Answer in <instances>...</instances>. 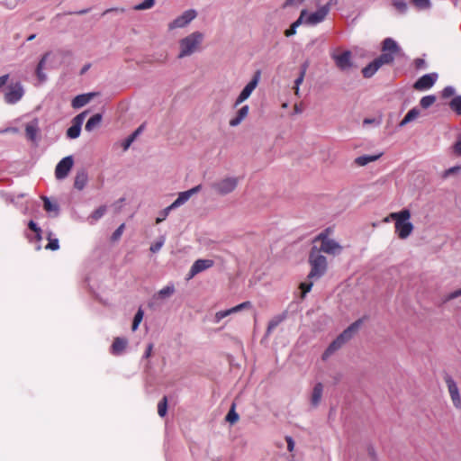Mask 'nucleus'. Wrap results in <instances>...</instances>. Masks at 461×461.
<instances>
[{
    "label": "nucleus",
    "mask_w": 461,
    "mask_h": 461,
    "mask_svg": "<svg viewBox=\"0 0 461 461\" xmlns=\"http://www.w3.org/2000/svg\"><path fill=\"white\" fill-rule=\"evenodd\" d=\"M128 344V340L124 338H116L114 340H113V343L112 345V354L113 355H120L123 352V350L125 349L126 346Z\"/></svg>",
    "instance_id": "obj_24"
},
{
    "label": "nucleus",
    "mask_w": 461,
    "mask_h": 461,
    "mask_svg": "<svg viewBox=\"0 0 461 461\" xmlns=\"http://www.w3.org/2000/svg\"><path fill=\"white\" fill-rule=\"evenodd\" d=\"M316 241H321V248L318 249L320 252L330 255H339L342 251V247L336 240L330 239L325 231L321 232L316 238Z\"/></svg>",
    "instance_id": "obj_5"
},
{
    "label": "nucleus",
    "mask_w": 461,
    "mask_h": 461,
    "mask_svg": "<svg viewBox=\"0 0 461 461\" xmlns=\"http://www.w3.org/2000/svg\"><path fill=\"white\" fill-rule=\"evenodd\" d=\"M87 112L85 111L79 114H77L74 119H73V124L75 125H77L79 127H82V124L85 121V118H86V115Z\"/></svg>",
    "instance_id": "obj_51"
},
{
    "label": "nucleus",
    "mask_w": 461,
    "mask_h": 461,
    "mask_svg": "<svg viewBox=\"0 0 461 461\" xmlns=\"http://www.w3.org/2000/svg\"><path fill=\"white\" fill-rule=\"evenodd\" d=\"M167 410V397H163L158 404V413L160 417H164Z\"/></svg>",
    "instance_id": "obj_44"
},
{
    "label": "nucleus",
    "mask_w": 461,
    "mask_h": 461,
    "mask_svg": "<svg viewBox=\"0 0 461 461\" xmlns=\"http://www.w3.org/2000/svg\"><path fill=\"white\" fill-rule=\"evenodd\" d=\"M29 228L35 232V237L37 240H41V230L37 226V224L33 221H30L28 223Z\"/></svg>",
    "instance_id": "obj_49"
},
{
    "label": "nucleus",
    "mask_w": 461,
    "mask_h": 461,
    "mask_svg": "<svg viewBox=\"0 0 461 461\" xmlns=\"http://www.w3.org/2000/svg\"><path fill=\"white\" fill-rule=\"evenodd\" d=\"M81 132V127L72 124L67 131V136L69 139H77Z\"/></svg>",
    "instance_id": "obj_35"
},
{
    "label": "nucleus",
    "mask_w": 461,
    "mask_h": 461,
    "mask_svg": "<svg viewBox=\"0 0 461 461\" xmlns=\"http://www.w3.org/2000/svg\"><path fill=\"white\" fill-rule=\"evenodd\" d=\"M50 54V52L44 54L37 66L36 74H37L38 78L41 81H43L46 79V75L43 73L42 70H43L44 65H45Z\"/></svg>",
    "instance_id": "obj_30"
},
{
    "label": "nucleus",
    "mask_w": 461,
    "mask_h": 461,
    "mask_svg": "<svg viewBox=\"0 0 461 461\" xmlns=\"http://www.w3.org/2000/svg\"><path fill=\"white\" fill-rule=\"evenodd\" d=\"M152 350H153V344L150 343V344H149L147 346V348L145 350L143 357L144 358H149L151 356V354H152Z\"/></svg>",
    "instance_id": "obj_59"
},
{
    "label": "nucleus",
    "mask_w": 461,
    "mask_h": 461,
    "mask_svg": "<svg viewBox=\"0 0 461 461\" xmlns=\"http://www.w3.org/2000/svg\"><path fill=\"white\" fill-rule=\"evenodd\" d=\"M393 5L400 13L404 14L407 11V4L403 0H393Z\"/></svg>",
    "instance_id": "obj_45"
},
{
    "label": "nucleus",
    "mask_w": 461,
    "mask_h": 461,
    "mask_svg": "<svg viewBox=\"0 0 461 461\" xmlns=\"http://www.w3.org/2000/svg\"><path fill=\"white\" fill-rule=\"evenodd\" d=\"M380 68V64L376 61V59H374L362 69L363 76L366 78H369L373 77Z\"/></svg>",
    "instance_id": "obj_26"
},
{
    "label": "nucleus",
    "mask_w": 461,
    "mask_h": 461,
    "mask_svg": "<svg viewBox=\"0 0 461 461\" xmlns=\"http://www.w3.org/2000/svg\"><path fill=\"white\" fill-rule=\"evenodd\" d=\"M102 121V115L100 113L94 114L87 122L85 126L86 131H92L96 128Z\"/></svg>",
    "instance_id": "obj_29"
},
{
    "label": "nucleus",
    "mask_w": 461,
    "mask_h": 461,
    "mask_svg": "<svg viewBox=\"0 0 461 461\" xmlns=\"http://www.w3.org/2000/svg\"><path fill=\"white\" fill-rule=\"evenodd\" d=\"M455 95V88L453 86H446L442 91V96L444 98L450 97Z\"/></svg>",
    "instance_id": "obj_54"
},
{
    "label": "nucleus",
    "mask_w": 461,
    "mask_h": 461,
    "mask_svg": "<svg viewBox=\"0 0 461 461\" xmlns=\"http://www.w3.org/2000/svg\"><path fill=\"white\" fill-rule=\"evenodd\" d=\"M382 50L395 55L401 51L398 43L392 38H385L383 41Z\"/></svg>",
    "instance_id": "obj_21"
},
{
    "label": "nucleus",
    "mask_w": 461,
    "mask_h": 461,
    "mask_svg": "<svg viewBox=\"0 0 461 461\" xmlns=\"http://www.w3.org/2000/svg\"><path fill=\"white\" fill-rule=\"evenodd\" d=\"M197 14L195 10L189 9L185 11L181 15L177 16L168 24L169 30H175L177 28H184L187 26L195 17Z\"/></svg>",
    "instance_id": "obj_9"
},
{
    "label": "nucleus",
    "mask_w": 461,
    "mask_h": 461,
    "mask_svg": "<svg viewBox=\"0 0 461 461\" xmlns=\"http://www.w3.org/2000/svg\"><path fill=\"white\" fill-rule=\"evenodd\" d=\"M43 207L48 212H54V215L59 213V205L56 203H52L48 197L43 196Z\"/></svg>",
    "instance_id": "obj_31"
},
{
    "label": "nucleus",
    "mask_w": 461,
    "mask_h": 461,
    "mask_svg": "<svg viewBox=\"0 0 461 461\" xmlns=\"http://www.w3.org/2000/svg\"><path fill=\"white\" fill-rule=\"evenodd\" d=\"M303 23V14L300 15L299 18L285 32L286 37H291L296 33V29L300 24Z\"/></svg>",
    "instance_id": "obj_33"
},
{
    "label": "nucleus",
    "mask_w": 461,
    "mask_h": 461,
    "mask_svg": "<svg viewBox=\"0 0 461 461\" xmlns=\"http://www.w3.org/2000/svg\"><path fill=\"white\" fill-rule=\"evenodd\" d=\"M375 59L382 67L384 64L393 63L394 60V55H393L392 53H389V52L383 51V53Z\"/></svg>",
    "instance_id": "obj_32"
},
{
    "label": "nucleus",
    "mask_w": 461,
    "mask_h": 461,
    "mask_svg": "<svg viewBox=\"0 0 461 461\" xmlns=\"http://www.w3.org/2000/svg\"><path fill=\"white\" fill-rule=\"evenodd\" d=\"M285 440H286V443H287V449H288V451H290V452L294 451L295 444H294V441L293 438L290 437V436H286L285 437Z\"/></svg>",
    "instance_id": "obj_56"
},
{
    "label": "nucleus",
    "mask_w": 461,
    "mask_h": 461,
    "mask_svg": "<svg viewBox=\"0 0 461 461\" xmlns=\"http://www.w3.org/2000/svg\"><path fill=\"white\" fill-rule=\"evenodd\" d=\"M391 218L395 222V232L402 239H407L413 230V224L410 221L411 212L403 209L400 212H391Z\"/></svg>",
    "instance_id": "obj_2"
},
{
    "label": "nucleus",
    "mask_w": 461,
    "mask_h": 461,
    "mask_svg": "<svg viewBox=\"0 0 461 461\" xmlns=\"http://www.w3.org/2000/svg\"><path fill=\"white\" fill-rule=\"evenodd\" d=\"M309 263L311 265L309 279H319L324 276L328 267L327 258L315 247L311 250Z\"/></svg>",
    "instance_id": "obj_3"
},
{
    "label": "nucleus",
    "mask_w": 461,
    "mask_h": 461,
    "mask_svg": "<svg viewBox=\"0 0 461 461\" xmlns=\"http://www.w3.org/2000/svg\"><path fill=\"white\" fill-rule=\"evenodd\" d=\"M331 58L334 60L337 68L342 71L348 70L353 66L351 60V52L349 50H345L341 53L334 51L331 53Z\"/></svg>",
    "instance_id": "obj_11"
},
{
    "label": "nucleus",
    "mask_w": 461,
    "mask_h": 461,
    "mask_svg": "<svg viewBox=\"0 0 461 461\" xmlns=\"http://www.w3.org/2000/svg\"><path fill=\"white\" fill-rule=\"evenodd\" d=\"M322 393H323L322 384L317 383L314 385L312 392V395H311V404L313 407H317L320 404L321 397H322Z\"/></svg>",
    "instance_id": "obj_22"
},
{
    "label": "nucleus",
    "mask_w": 461,
    "mask_h": 461,
    "mask_svg": "<svg viewBox=\"0 0 461 461\" xmlns=\"http://www.w3.org/2000/svg\"><path fill=\"white\" fill-rule=\"evenodd\" d=\"M94 96V93L78 95L72 100L71 105L75 109L81 108L87 104Z\"/></svg>",
    "instance_id": "obj_20"
},
{
    "label": "nucleus",
    "mask_w": 461,
    "mask_h": 461,
    "mask_svg": "<svg viewBox=\"0 0 461 461\" xmlns=\"http://www.w3.org/2000/svg\"><path fill=\"white\" fill-rule=\"evenodd\" d=\"M204 33L195 31L182 38L178 42V59L189 57L202 50Z\"/></svg>",
    "instance_id": "obj_1"
},
{
    "label": "nucleus",
    "mask_w": 461,
    "mask_h": 461,
    "mask_svg": "<svg viewBox=\"0 0 461 461\" xmlns=\"http://www.w3.org/2000/svg\"><path fill=\"white\" fill-rule=\"evenodd\" d=\"M105 212H106L105 206H100L99 208H97L89 216L88 219H89L90 222L93 223V222L98 221L99 219H101L104 215Z\"/></svg>",
    "instance_id": "obj_34"
},
{
    "label": "nucleus",
    "mask_w": 461,
    "mask_h": 461,
    "mask_svg": "<svg viewBox=\"0 0 461 461\" xmlns=\"http://www.w3.org/2000/svg\"><path fill=\"white\" fill-rule=\"evenodd\" d=\"M24 95L23 86L20 82L10 84L5 93V101L9 104L18 103Z\"/></svg>",
    "instance_id": "obj_8"
},
{
    "label": "nucleus",
    "mask_w": 461,
    "mask_h": 461,
    "mask_svg": "<svg viewBox=\"0 0 461 461\" xmlns=\"http://www.w3.org/2000/svg\"><path fill=\"white\" fill-rule=\"evenodd\" d=\"M143 315H144V312L142 311L141 308H140L137 311V312L134 316V319H133V322H132V326H131V330L133 331H135L138 329L140 323L141 322V321L143 319Z\"/></svg>",
    "instance_id": "obj_41"
},
{
    "label": "nucleus",
    "mask_w": 461,
    "mask_h": 461,
    "mask_svg": "<svg viewBox=\"0 0 461 461\" xmlns=\"http://www.w3.org/2000/svg\"><path fill=\"white\" fill-rule=\"evenodd\" d=\"M460 169L459 167H450L448 168L447 170L445 171L444 173V176L447 177L449 175L451 174H454L455 172L458 171Z\"/></svg>",
    "instance_id": "obj_61"
},
{
    "label": "nucleus",
    "mask_w": 461,
    "mask_h": 461,
    "mask_svg": "<svg viewBox=\"0 0 461 461\" xmlns=\"http://www.w3.org/2000/svg\"><path fill=\"white\" fill-rule=\"evenodd\" d=\"M239 184V178L236 176H226L212 182L210 186L216 194L227 195L232 193Z\"/></svg>",
    "instance_id": "obj_4"
},
{
    "label": "nucleus",
    "mask_w": 461,
    "mask_h": 461,
    "mask_svg": "<svg viewBox=\"0 0 461 461\" xmlns=\"http://www.w3.org/2000/svg\"><path fill=\"white\" fill-rule=\"evenodd\" d=\"M414 64L417 69H424L427 68V64L423 59H416Z\"/></svg>",
    "instance_id": "obj_55"
},
{
    "label": "nucleus",
    "mask_w": 461,
    "mask_h": 461,
    "mask_svg": "<svg viewBox=\"0 0 461 461\" xmlns=\"http://www.w3.org/2000/svg\"><path fill=\"white\" fill-rule=\"evenodd\" d=\"M134 140H133L131 136H129L127 139H125L124 141L122 142L123 150H127Z\"/></svg>",
    "instance_id": "obj_58"
},
{
    "label": "nucleus",
    "mask_w": 461,
    "mask_h": 461,
    "mask_svg": "<svg viewBox=\"0 0 461 461\" xmlns=\"http://www.w3.org/2000/svg\"><path fill=\"white\" fill-rule=\"evenodd\" d=\"M49 243L46 246V249L57 250L59 248V240L50 238V234L48 237Z\"/></svg>",
    "instance_id": "obj_48"
},
{
    "label": "nucleus",
    "mask_w": 461,
    "mask_h": 461,
    "mask_svg": "<svg viewBox=\"0 0 461 461\" xmlns=\"http://www.w3.org/2000/svg\"><path fill=\"white\" fill-rule=\"evenodd\" d=\"M9 75H4L0 77V88H2L8 82Z\"/></svg>",
    "instance_id": "obj_62"
},
{
    "label": "nucleus",
    "mask_w": 461,
    "mask_h": 461,
    "mask_svg": "<svg viewBox=\"0 0 461 461\" xmlns=\"http://www.w3.org/2000/svg\"><path fill=\"white\" fill-rule=\"evenodd\" d=\"M88 180V176L86 171L82 170L77 172L75 177L74 186L77 190H82L86 186Z\"/></svg>",
    "instance_id": "obj_25"
},
{
    "label": "nucleus",
    "mask_w": 461,
    "mask_h": 461,
    "mask_svg": "<svg viewBox=\"0 0 461 461\" xmlns=\"http://www.w3.org/2000/svg\"><path fill=\"white\" fill-rule=\"evenodd\" d=\"M143 129H144V125H140L130 136H131L133 138V140H136L137 137L142 132Z\"/></svg>",
    "instance_id": "obj_60"
},
{
    "label": "nucleus",
    "mask_w": 461,
    "mask_h": 461,
    "mask_svg": "<svg viewBox=\"0 0 461 461\" xmlns=\"http://www.w3.org/2000/svg\"><path fill=\"white\" fill-rule=\"evenodd\" d=\"M175 210L173 206L170 204L165 209H163L161 212H159L158 216L156 219V223H160L164 221L171 211Z\"/></svg>",
    "instance_id": "obj_40"
},
{
    "label": "nucleus",
    "mask_w": 461,
    "mask_h": 461,
    "mask_svg": "<svg viewBox=\"0 0 461 461\" xmlns=\"http://www.w3.org/2000/svg\"><path fill=\"white\" fill-rule=\"evenodd\" d=\"M74 164L72 156L63 158L56 166L55 176L57 179L61 180L68 176Z\"/></svg>",
    "instance_id": "obj_12"
},
{
    "label": "nucleus",
    "mask_w": 461,
    "mask_h": 461,
    "mask_svg": "<svg viewBox=\"0 0 461 461\" xmlns=\"http://www.w3.org/2000/svg\"><path fill=\"white\" fill-rule=\"evenodd\" d=\"M412 3L420 10H425L430 7L429 0H412Z\"/></svg>",
    "instance_id": "obj_46"
},
{
    "label": "nucleus",
    "mask_w": 461,
    "mask_h": 461,
    "mask_svg": "<svg viewBox=\"0 0 461 461\" xmlns=\"http://www.w3.org/2000/svg\"><path fill=\"white\" fill-rule=\"evenodd\" d=\"M312 287V282L301 284L300 288L302 290L303 297H304L305 294L311 291Z\"/></svg>",
    "instance_id": "obj_53"
},
{
    "label": "nucleus",
    "mask_w": 461,
    "mask_h": 461,
    "mask_svg": "<svg viewBox=\"0 0 461 461\" xmlns=\"http://www.w3.org/2000/svg\"><path fill=\"white\" fill-rule=\"evenodd\" d=\"M124 230V223L121 224L113 233L112 239L113 240H117L121 238Z\"/></svg>",
    "instance_id": "obj_52"
},
{
    "label": "nucleus",
    "mask_w": 461,
    "mask_h": 461,
    "mask_svg": "<svg viewBox=\"0 0 461 461\" xmlns=\"http://www.w3.org/2000/svg\"><path fill=\"white\" fill-rule=\"evenodd\" d=\"M40 132L39 122L37 119L28 122L25 126L26 137L29 140L36 142L38 140V135Z\"/></svg>",
    "instance_id": "obj_18"
},
{
    "label": "nucleus",
    "mask_w": 461,
    "mask_h": 461,
    "mask_svg": "<svg viewBox=\"0 0 461 461\" xmlns=\"http://www.w3.org/2000/svg\"><path fill=\"white\" fill-rule=\"evenodd\" d=\"M382 156V153H379L377 155H364L359 156L355 159V163L358 166H366L370 162H374L377 160Z\"/></svg>",
    "instance_id": "obj_27"
},
{
    "label": "nucleus",
    "mask_w": 461,
    "mask_h": 461,
    "mask_svg": "<svg viewBox=\"0 0 461 461\" xmlns=\"http://www.w3.org/2000/svg\"><path fill=\"white\" fill-rule=\"evenodd\" d=\"M201 189L202 185H198L187 191L179 193L177 198L171 203V205L174 209L180 207L181 205L185 204L194 194L200 192Z\"/></svg>",
    "instance_id": "obj_15"
},
{
    "label": "nucleus",
    "mask_w": 461,
    "mask_h": 461,
    "mask_svg": "<svg viewBox=\"0 0 461 461\" xmlns=\"http://www.w3.org/2000/svg\"><path fill=\"white\" fill-rule=\"evenodd\" d=\"M283 321V317L276 316L273 318L267 325V335L268 336Z\"/></svg>",
    "instance_id": "obj_37"
},
{
    "label": "nucleus",
    "mask_w": 461,
    "mask_h": 461,
    "mask_svg": "<svg viewBox=\"0 0 461 461\" xmlns=\"http://www.w3.org/2000/svg\"><path fill=\"white\" fill-rule=\"evenodd\" d=\"M261 78V72L257 70L250 81L244 86L242 91L240 93L238 97L236 98L233 106L238 107L240 104L244 103L249 97L251 95L253 91L257 88Z\"/></svg>",
    "instance_id": "obj_6"
},
{
    "label": "nucleus",
    "mask_w": 461,
    "mask_h": 461,
    "mask_svg": "<svg viewBox=\"0 0 461 461\" xmlns=\"http://www.w3.org/2000/svg\"><path fill=\"white\" fill-rule=\"evenodd\" d=\"M420 115V110L418 108H412L407 113L406 115L404 116V118L402 120V122H400V126L401 127H403L405 126L406 124H408L409 122L414 121L415 119L418 118V116Z\"/></svg>",
    "instance_id": "obj_28"
},
{
    "label": "nucleus",
    "mask_w": 461,
    "mask_h": 461,
    "mask_svg": "<svg viewBox=\"0 0 461 461\" xmlns=\"http://www.w3.org/2000/svg\"><path fill=\"white\" fill-rule=\"evenodd\" d=\"M438 79V74H426L420 77L413 85V87L419 91H424L431 88Z\"/></svg>",
    "instance_id": "obj_13"
},
{
    "label": "nucleus",
    "mask_w": 461,
    "mask_h": 461,
    "mask_svg": "<svg viewBox=\"0 0 461 461\" xmlns=\"http://www.w3.org/2000/svg\"><path fill=\"white\" fill-rule=\"evenodd\" d=\"M454 151L457 155H461V139L455 144Z\"/></svg>",
    "instance_id": "obj_63"
},
{
    "label": "nucleus",
    "mask_w": 461,
    "mask_h": 461,
    "mask_svg": "<svg viewBox=\"0 0 461 461\" xmlns=\"http://www.w3.org/2000/svg\"><path fill=\"white\" fill-rule=\"evenodd\" d=\"M166 241V236H160L149 248L152 253H156L161 249Z\"/></svg>",
    "instance_id": "obj_36"
},
{
    "label": "nucleus",
    "mask_w": 461,
    "mask_h": 461,
    "mask_svg": "<svg viewBox=\"0 0 461 461\" xmlns=\"http://www.w3.org/2000/svg\"><path fill=\"white\" fill-rule=\"evenodd\" d=\"M329 14V6H321L318 10L312 13H308L306 10H303L300 15L303 14L304 24L313 26L316 25L326 18Z\"/></svg>",
    "instance_id": "obj_7"
},
{
    "label": "nucleus",
    "mask_w": 461,
    "mask_h": 461,
    "mask_svg": "<svg viewBox=\"0 0 461 461\" xmlns=\"http://www.w3.org/2000/svg\"><path fill=\"white\" fill-rule=\"evenodd\" d=\"M214 265L213 260L212 259H197L192 265L187 279H191L195 276L197 274L211 268Z\"/></svg>",
    "instance_id": "obj_14"
},
{
    "label": "nucleus",
    "mask_w": 461,
    "mask_h": 461,
    "mask_svg": "<svg viewBox=\"0 0 461 461\" xmlns=\"http://www.w3.org/2000/svg\"><path fill=\"white\" fill-rule=\"evenodd\" d=\"M239 420V415L234 410V406L231 407V409L229 411L228 414L226 415V420L230 423L233 424L237 422Z\"/></svg>",
    "instance_id": "obj_47"
},
{
    "label": "nucleus",
    "mask_w": 461,
    "mask_h": 461,
    "mask_svg": "<svg viewBox=\"0 0 461 461\" xmlns=\"http://www.w3.org/2000/svg\"><path fill=\"white\" fill-rule=\"evenodd\" d=\"M175 292L173 285H168L158 291V296L161 298L170 297Z\"/></svg>",
    "instance_id": "obj_38"
},
{
    "label": "nucleus",
    "mask_w": 461,
    "mask_h": 461,
    "mask_svg": "<svg viewBox=\"0 0 461 461\" xmlns=\"http://www.w3.org/2000/svg\"><path fill=\"white\" fill-rule=\"evenodd\" d=\"M450 108L456 112L457 114L461 115V96L454 97L450 104Z\"/></svg>",
    "instance_id": "obj_42"
},
{
    "label": "nucleus",
    "mask_w": 461,
    "mask_h": 461,
    "mask_svg": "<svg viewBox=\"0 0 461 461\" xmlns=\"http://www.w3.org/2000/svg\"><path fill=\"white\" fill-rule=\"evenodd\" d=\"M362 324V320L359 319L353 322L351 325H349L339 337L340 339H342L345 343L348 341L354 334L358 330Z\"/></svg>",
    "instance_id": "obj_19"
},
{
    "label": "nucleus",
    "mask_w": 461,
    "mask_h": 461,
    "mask_svg": "<svg viewBox=\"0 0 461 461\" xmlns=\"http://www.w3.org/2000/svg\"><path fill=\"white\" fill-rule=\"evenodd\" d=\"M363 124L364 125H369V124H374L375 126H378L380 124V121L379 120H376L375 118H366L364 121H363Z\"/></svg>",
    "instance_id": "obj_57"
},
{
    "label": "nucleus",
    "mask_w": 461,
    "mask_h": 461,
    "mask_svg": "<svg viewBox=\"0 0 461 461\" xmlns=\"http://www.w3.org/2000/svg\"><path fill=\"white\" fill-rule=\"evenodd\" d=\"M459 296H461V288L456 290V291H455V292H453V293H451L449 294L448 298L449 299H455V298L459 297Z\"/></svg>",
    "instance_id": "obj_64"
},
{
    "label": "nucleus",
    "mask_w": 461,
    "mask_h": 461,
    "mask_svg": "<svg viewBox=\"0 0 461 461\" xmlns=\"http://www.w3.org/2000/svg\"><path fill=\"white\" fill-rule=\"evenodd\" d=\"M345 342L340 339V338L338 336L336 339H334L330 346L327 348V349L324 351L322 355L323 359H327L329 357H330L335 351H337L339 348H340Z\"/></svg>",
    "instance_id": "obj_23"
},
{
    "label": "nucleus",
    "mask_w": 461,
    "mask_h": 461,
    "mask_svg": "<svg viewBox=\"0 0 461 461\" xmlns=\"http://www.w3.org/2000/svg\"><path fill=\"white\" fill-rule=\"evenodd\" d=\"M303 80H304V77H303L300 74H299L298 77L294 80V95L297 96H300V86L303 84Z\"/></svg>",
    "instance_id": "obj_50"
},
{
    "label": "nucleus",
    "mask_w": 461,
    "mask_h": 461,
    "mask_svg": "<svg viewBox=\"0 0 461 461\" xmlns=\"http://www.w3.org/2000/svg\"><path fill=\"white\" fill-rule=\"evenodd\" d=\"M155 5V0H144L143 2L140 3L139 5H136L134 6V10L140 11V10H147L151 7H153Z\"/></svg>",
    "instance_id": "obj_43"
},
{
    "label": "nucleus",
    "mask_w": 461,
    "mask_h": 461,
    "mask_svg": "<svg viewBox=\"0 0 461 461\" xmlns=\"http://www.w3.org/2000/svg\"><path fill=\"white\" fill-rule=\"evenodd\" d=\"M249 105H243L240 107L235 113L233 117H231L229 121V124L230 127L239 126L249 115Z\"/></svg>",
    "instance_id": "obj_17"
},
{
    "label": "nucleus",
    "mask_w": 461,
    "mask_h": 461,
    "mask_svg": "<svg viewBox=\"0 0 461 461\" xmlns=\"http://www.w3.org/2000/svg\"><path fill=\"white\" fill-rule=\"evenodd\" d=\"M435 95H426L420 99V104L422 108L427 109L430 107L435 103Z\"/></svg>",
    "instance_id": "obj_39"
},
{
    "label": "nucleus",
    "mask_w": 461,
    "mask_h": 461,
    "mask_svg": "<svg viewBox=\"0 0 461 461\" xmlns=\"http://www.w3.org/2000/svg\"><path fill=\"white\" fill-rule=\"evenodd\" d=\"M444 381L447 384L450 399L452 401L453 405L456 409L461 408V396L459 393L458 386L456 383V381L452 378L451 375H446L444 377Z\"/></svg>",
    "instance_id": "obj_10"
},
{
    "label": "nucleus",
    "mask_w": 461,
    "mask_h": 461,
    "mask_svg": "<svg viewBox=\"0 0 461 461\" xmlns=\"http://www.w3.org/2000/svg\"><path fill=\"white\" fill-rule=\"evenodd\" d=\"M250 307H251V303L248 301V302H244L239 305H236L230 309L217 312L214 315V322L219 323L223 318H225L232 313H236L238 312H240L241 310L248 309Z\"/></svg>",
    "instance_id": "obj_16"
}]
</instances>
